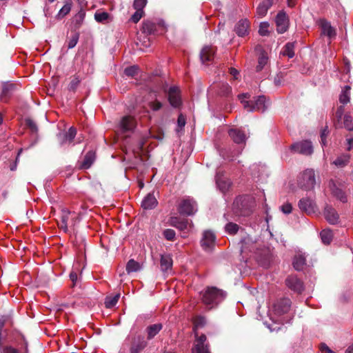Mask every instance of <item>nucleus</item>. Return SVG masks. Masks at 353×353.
Returning <instances> with one entry per match:
<instances>
[{"label": "nucleus", "instance_id": "nucleus-1", "mask_svg": "<svg viewBox=\"0 0 353 353\" xmlns=\"http://www.w3.org/2000/svg\"><path fill=\"white\" fill-rule=\"evenodd\" d=\"M241 252H252L257 262L263 267L268 268L272 261V254L270 249L262 246L259 242L253 241L248 236L241 241Z\"/></svg>", "mask_w": 353, "mask_h": 353}, {"label": "nucleus", "instance_id": "nucleus-2", "mask_svg": "<svg viewBox=\"0 0 353 353\" xmlns=\"http://www.w3.org/2000/svg\"><path fill=\"white\" fill-rule=\"evenodd\" d=\"M254 203V199L252 196H239L233 203L232 210L238 216H249L253 211Z\"/></svg>", "mask_w": 353, "mask_h": 353}, {"label": "nucleus", "instance_id": "nucleus-3", "mask_svg": "<svg viewBox=\"0 0 353 353\" xmlns=\"http://www.w3.org/2000/svg\"><path fill=\"white\" fill-rule=\"evenodd\" d=\"M201 296L202 302L210 310L221 303L225 298L226 294L215 287H208Z\"/></svg>", "mask_w": 353, "mask_h": 353}, {"label": "nucleus", "instance_id": "nucleus-4", "mask_svg": "<svg viewBox=\"0 0 353 353\" xmlns=\"http://www.w3.org/2000/svg\"><path fill=\"white\" fill-rule=\"evenodd\" d=\"M250 95L248 93H243L239 95V99L243 104L244 108L248 111L264 112L270 105L269 101L263 95L257 97L253 101H245V99H248Z\"/></svg>", "mask_w": 353, "mask_h": 353}, {"label": "nucleus", "instance_id": "nucleus-5", "mask_svg": "<svg viewBox=\"0 0 353 353\" xmlns=\"http://www.w3.org/2000/svg\"><path fill=\"white\" fill-rule=\"evenodd\" d=\"M316 185L315 172L313 169H306L300 174L298 179V185L303 190H313Z\"/></svg>", "mask_w": 353, "mask_h": 353}, {"label": "nucleus", "instance_id": "nucleus-6", "mask_svg": "<svg viewBox=\"0 0 353 353\" xmlns=\"http://www.w3.org/2000/svg\"><path fill=\"white\" fill-rule=\"evenodd\" d=\"M329 188L332 196L337 200L343 203L347 202V195L344 190L343 182L339 180L331 179L329 182Z\"/></svg>", "mask_w": 353, "mask_h": 353}, {"label": "nucleus", "instance_id": "nucleus-7", "mask_svg": "<svg viewBox=\"0 0 353 353\" xmlns=\"http://www.w3.org/2000/svg\"><path fill=\"white\" fill-rule=\"evenodd\" d=\"M137 125L136 120L131 116L123 117L118 124V132L123 134L126 132H132Z\"/></svg>", "mask_w": 353, "mask_h": 353}, {"label": "nucleus", "instance_id": "nucleus-8", "mask_svg": "<svg viewBox=\"0 0 353 353\" xmlns=\"http://www.w3.org/2000/svg\"><path fill=\"white\" fill-rule=\"evenodd\" d=\"M290 150L294 152L307 156L313 153V145L311 141L305 140L291 145Z\"/></svg>", "mask_w": 353, "mask_h": 353}, {"label": "nucleus", "instance_id": "nucleus-9", "mask_svg": "<svg viewBox=\"0 0 353 353\" xmlns=\"http://www.w3.org/2000/svg\"><path fill=\"white\" fill-rule=\"evenodd\" d=\"M215 240L216 236L212 231L205 230L200 241L201 246L204 251L210 252L215 246Z\"/></svg>", "mask_w": 353, "mask_h": 353}, {"label": "nucleus", "instance_id": "nucleus-10", "mask_svg": "<svg viewBox=\"0 0 353 353\" xmlns=\"http://www.w3.org/2000/svg\"><path fill=\"white\" fill-rule=\"evenodd\" d=\"M197 211L196 202L191 198L183 199L179 206V212L181 214L192 215Z\"/></svg>", "mask_w": 353, "mask_h": 353}, {"label": "nucleus", "instance_id": "nucleus-11", "mask_svg": "<svg viewBox=\"0 0 353 353\" xmlns=\"http://www.w3.org/2000/svg\"><path fill=\"white\" fill-rule=\"evenodd\" d=\"M291 307V301L289 299H282L278 300L272 307L274 314L280 317L281 316L287 314Z\"/></svg>", "mask_w": 353, "mask_h": 353}, {"label": "nucleus", "instance_id": "nucleus-12", "mask_svg": "<svg viewBox=\"0 0 353 353\" xmlns=\"http://www.w3.org/2000/svg\"><path fill=\"white\" fill-rule=\"evenodd\" d=\"M195 343L192 350V353H210L208 348V344L206 343V336L205 334H201L198 336L197 334L195 333Z\"/></svg>", "mask_w": 353, "mask_h": 353}, {"label": "nucleus", "instance_id": "nucleus-13", "mask_svg": "<svg viewBox=\"0 0 353 353\" xmlns=\"http://www.w3.org/2000/svg\"><path fill=\"white\" fill-rule=\"evenodd\" d=\"M285 285L291 290L301 294L304 290V285L302 281L296 275H290L285 279Z\"/></svg>", "mask_w": 353, "mask_h": 353}, {"label": "nucleus", "instance_id": "nucleus-14", "mask_svg": "<svg viewBox=\"0 0 353 353\" xmlns=\"http://www.w3.org/2000/svg\"><path fill=\"white\" fill-rule=\"evenodd\" d=\"M147 341L144 337L138 335L135 336L132 341L130 348V353H141L147 346Z\"/></svg>", "mask_w": 353, "mask_h": 353}, {"label": "nucleus", "instance_id": "nucleus-15", "mask_svg": "<svg viewBox=\"0 0 353 353\" xmlns=\"http://www.w3.org/2000/svg\"><path fill=\"white\" fill-rule=\"evenodd\" d=\"M299 207L301 210L305 212L307 214H315L317 208L313 200L308 198H303L299 202Z\"/></svg>", "mask_w": 353, "mask_h": 353}, {"label": "nucleus", "instance_id": "nucleus-16", "mask_svg": "<svg viewBox=\"0 0 353 353\" xmlns=\"http://www.w3.org/2000/svg\"><path fill=\"white\" fill-rule=\"evenodd\" d=\"M168 100L174 108H178L181 105V99L179 88L172 86L168 90Z\"/></svg>", "mask_w": 353, "mask_h": 353}, {"label": "nucleus", "instance_id": "nucleus-17", "mask_svg": "<svg viewBox=\"0 0 353 353\" xmlns=\"http://www.w3.org/2000/svg\"><path fill=\"white\" fill-rule=\"evenodd\" d=\"M276 24L279 33L285 32L288 27V19L284 12H279L276 17Z\"/></svg>", "mask_w": 353, "mask_h": 353}, {"label": "nucleus", "instance_id": "nucleus-18", "mask_svg": "<svg viewBox=\"0 0 353 353\" xmlns=\"http://www.w3.org/2000/svg\"><path fill=\"white\" fill-rule=\"evenodd\" d=\"M77 134V130L74 127H70L68 131L65 133H60L58 135V139L61 145H63L66 143H71Z\"/></svg>", "mask_w": 353, "mask_h": 353}, {"label": "nucleus", "instance_id": "nucleus-19", "mask_svg": "<svg viewBox=\"0 0 353 353\" xmlns=\"http://www.w3.org/2000/svg\"><path fill=\"white\" fill-rule=\"evenodd\" d=\"M324 216L327 221L330 224L334 225L339 222V214L332 206L327 205L325 208Z\"/></svg>", "mask_w": 353, "mask_h": 353}, {"label": "nucleus", "instance_id": "nucleus-20", "mask_svg": "<svg viewBox=\"0 0 353 353\" xmlns=\"http://www.w3.org/2000/svg\"><path fill=\"white\" fill-rule=\"evenodd\" d=\"M215 48L213 46H205L201 50L200 57L202 63H207L214 59L215 57Z\"/></svg>", "mask_w": 353, "mask_h": 353}, {"label": "nucleus", "instance_id": "nucleus-21", "mask_svg": "<svg viewBox=\"0 0 353 353\" xmlns=\"http://www.w3.org/2000/svg\"><path fill=\"white\" fill-rule=\"evenodd\" d=\"M319 26L321 28V34L332 39L336 36L335 29L332 27L330 23L325 19H322L319 22Z\"/></svg>", "mask_w": 353, "mask_h": 353}, {"label": "nucleus", "instance_id": "nucleus-22", "mask_svg": "<svg viewBox=\"0 0 353 353\" xmlns=\"http://www.w3.org/2000/svg\"><path fill=\"white\" fill-rule=\"evenodd\" d=\"M228 134L230 137L236 143H242L245 141L246 136L245 133L240 129L238 128H231L228 131Z\"/></svg>", "mask_w": 353, "mask_h": 353}, {"label": "nucleus", "instance_id": "nucleus-23", "mask_svg": "<svg viewBox=\"0 0 353 353\" xmlns=\"http://www.w3.org/2000/svg\"><path fill=\"white\" fill-rule=\"evenodd\" d=\"M158 202L153 194L149 193L143 199L141 206L145 210H151L155 208Z\"/></svg>", "mask_w": 353, "mask_h": 353}, {"label": "nucleus", "instance_id": "nucleus-24", "mask_svg": "<svg viewBox=\"0 0 353 353\" xmlns=\"http://www.w3.org/2000/svg\"><path fill=\"white\" fill-rule=\"evenodd\" d=\"M71 214L72 212L68 209L64 208L61 210V221L58 224L59 228L65 232H68V225Z\"/></svg>", "mask_w": 353, "mask_h": 353}, {"label": "nucleus", "instance_id": "nucleus-25", "mask_svg": "<svg viewBox=\"0 0 353 353\" xmlns=\"http://www.w3.org/2000/svg\"><path fill=\"white\" fill-rule=\"evenodd\" d=\"M160 266L163 272H168L172 267V259L169 254L161 255Z\"/></svg>", "mask_w": 353, "mask_h": 353}, {"label": "nucleus", "instance_id": "nucleus-26", "mask_svg": "<svg viewBox=\"0 0 353 353\" xmlns=\"http://www.w3.org/2000/svg\"><path fill=\"white\" fill-rule=\"evenodd\" d=\"M305 256L303 253L296 254L293 259V267L297 271L303 270L305 265Z\"/></svg>", "mask_w": 353, "mask_h": 353}, {"label": "nucleus", "instance_id": "nucleus-27", "mask_svg": "<svg viewBox=\"0 0 353 353\" xmlns=\"http://www.w3.org/2000/svg\"><path fill=\"white\" fill-rule=\"evenodd\" d=\"M23 341V345L21 347V350L19 351L18 349L11 346L6 345L3 348V353H28V344L23 336H21Z\"/></svg>", "mask_w": 353, "mask_h": 353}, {"label": "nucleus", "instance_id": "nucleus-28", "mask_svg": "<svg viewBox=\"0 0 353 353\" xmlns=\"http://www.w3.org/2000/svg\"><path fill=\"white\" fill-rule=\"evenodd\" d=\"M273 4V0H263L257 7L256 13L259 17H264L268 10L271 8Z\"/></svg>", "mask_w": 353, "mask_h": 353}, {"label": "nucleus", "instance_id": "nucleus-29", "mask_svg": "<svg viewBox=\"0 0 353 353\" xmlns=\"http://www.w3.org/2000/svg\"><path fill=\"white\" fill-rule=\"evenodd\" d=\"M161 323H155L148 326L145 329L148 340L152 339L162 329Z\"/></svg>", "mask_w": 353, "mask_h": 353}, {"label": "nucleus", "instance_id": "nucleus-30", "mask_svg": "<svg viewBox=\"0 0 353 353\" xmlns=\"http://www.w3.org/2000/svg\"><path fill=\"white\" fill-rule=\"evenodd\" d=\"M249 22L247 19L240 20L235 26V32L239 37L245 36L248 32Z\"/></svg>", "mask_w": 353, "mask_h": 353}, {"label": "nucleus", "instance_id": "nucleus-31", "mask_svg": "<svg viewBox=\"0 0 353 353\" xmlns=\"http://www.w3.org/2000/svg\"><path fill=\"white\" fill-rule=\"evenodd\" d=\"M268 61L269 57L268 53L263 50H261L260 51V54L258 58V64L256 68V71H261L264 68V67L268 63Z\"/></svg>", "mask_w": 353, "mask_h": 353}, {"label": "nucleus", "instance_id": "nucleus-32", "mask_svg": "<svg viewBox=\"0 0 353 353\" xmlns=\"http://www.w3.org/2000/svg\"><path fill=\"white\" fill-rule=\"evenodd\" d=\"M170 224L180 230H183L188 228V221L187 219H181L178 217H172Z\"/></svg>", "mask_w": 353, "mask_h": 353}, {"label": "nucleus", "instance_id": "nucleus-33", "mask_svg": "<svg viewBox=\"0 0 353 353\" xmlns=\"http://www.w3.org/2000/svg\"><path fill=\"white\" fill-rule=\"evenodd\" d=\"M322 242L325 245H329L333 239V232L330 229H324L320 233Z\"/></svg>", "mask_w": 353, "mask_h": 353}, {"label": "nucleus", "instance_id": "nucleus-34", "mask_svg": "<svg viewBox=\"0 0 353 353\" xmlns=\"http://www.w3.org/2000/svg\"><path fill=\"white\" fill-rule=\"evenodd\" d=\"M216 182L219 189L222 192H226L231 185V183L229 180L222 179L221 177H219L218 176H216Z\"/></svg>", "mask_w": 353, "mask_h": 353}, {"label": "nucleus", "instance_id": "nucleus-35", "mask_svg": "<svg viewBox=\"0 0 353 353\" xmlns=\"http://www.w3.org/2000/svg\"><path fill=\"white\" fill-rule=\"evenodd\" d=\"M350 155L348 154H343L341 156L338 157L336 160L333 162V163L339 168L345 167L350 161Z\"/></svg>", "mask_w": 353, "mask_h": 353}, {"label": "nucleus", "instance_id": "nucleus-36", "mask_svg": "<svg viewBox=\"0 0 353 353\" xmlns=\"http://www.w3.org/2000/svg\"><path fill=\"white\" fill-rule=\"evenodd\" d=\"M350 87L345 85L339 95V101L343 105H346L350 102Z\"/></svg>", "mask_w": 353, "mask_h": 353}, {"label": "nucleus", "instance_id": "nucleus-37", "mask_svg": "<svg viewBox=\"0 0 353 353\" xmlns=\"http://www.w3.org/2000/svg\"><path fill=\"white\" fill-rule=\"evenodd\" d=\"M95 155L92 151L88 152L82 163V167L85 169L89 168L94 161Z\"/></svg>", "mask_w": 353, "mask_h": 353}, {"label": "nucleus", "instance_id": "nucleus-38", "mask_svg": "<svg viewBox=\"0 0 353 353\" xmlns=\"http://www.w3.org/2000/svg\"><path fill=\"white\" fill-rule=\"evenodd\" d=\"M156 30V25L151 21H145L143 23V32L151 34H154Z\"/></svg>", "mask_w": 353, "mask_h": 353}, {"label": "nucleus", "instance_id": "nucleus-39", "mask_svg": "<svg viewBox=\"0 0 353 353\" xmlns=\"http://www.w3.org/2000/svg\"><path fill=\"white\" fill-rule=\"evenodd\" d=\"M120 297V294L118 293L113 296H108L105 300V305L107 308H112L117 303Z\"/></svg>", "mask_w": 353, "mask_h": 353}, {"label": "nucleus", "instance_id": "nucleus-40", "mask_svg": "<svg viewBox=\"0 0 353 353\" xmlns=\"http://www.w3.org/2000/svg\"><path fill=\"white\" fill-rule=\"evenodd\" d=\"M110 14L107 12H97L94 14V19L99 23H105L110 19Z\"/></svg>", "mask_w": 353, "mask_h": 353}, {"label": "nucleus", "instance_id": "nucleus-41", "mask_svg": "<svg viewBox=\"0 0 353 353\" xmlns=\"http://www.w3.org/2000/svg\"><path fill=\"white\" fill-rule=\"evenodd\" d=\"M282 54L288 58H292L294 56V44L292 43H288L285 44Z\"/></svg>", "mask_w": 353, "mask_h": 353}, {"label": "nucleus", "instance_id": "nucleus-42", "mask_svg": "<svg viewBox=\"0 0 353 353\" xmlns=\"http://www.w3.org/2000/svg\"><path fill=\"white\" fill-rule=\"evenodd\" d=\"M139 268L140 265L139 263H137L133 259H130L126 265V271L128 272V273L137 272L139 270Z\"/></svg>", "mask_w": 353, "mask_h": 353}, {"label": "nucleus", "instance_id": "nucleus-43", "mask_svg": "<svg viewBox=\"0 0 353 353\" xmlns=\"http://www.w3.org/2000/svg\"><path fill=\"white\" fill-rule=\"evenodd\" d=\"M14 84H6L3 86L2 92L1 94V99L4 100L10 94V92L14 90Z\"/></svg>", "mask_w": 353, "mask_h": 353}, {"label": "nucleus", "instance_id": "nucleus-44", "mask_svg": "<svg viewBox=\"0 0 353 353\" xmlns=\"http://www.w3.org/2000/svg\"><path fill=\"white\" fill-rule=\"evenodd\" d=\"M239 229V225L232 222H229L225 226V230L229 234H235L238 232Z\"/></svg>", "mask_w": 353, "mask_h": 353}, {"label": "nucleus", "instance_id": "nucleus-45", "mask_svg": "<svg viewBox=\"0 0 353 353\" xmlns=\"http://www.w3.org/2000/svg\"><path fill=\"white\" fill-rule=\"evenodd\" d=\"M343 127L348 131L353 130V119L349 114H345L343 117Z\"/></svg>", "mask_w": 353, "mask_h": 353}, {"label": "nucleus", "instance_id": "nucleus-46", "mask_svg": "<svg viewBox=\"0 0 353 353\" xmlns=\"http://www.w3.org/2000/svg\"><path fill=\"white\" fill-rule=\"evenodd\" d=\"M232 92V88L228 83H222L220 85L219 94L223 96L229 95Z\"/></svg>", "mask_w": 353, "mask_h": 353}, {"label": "nucleus", "instance_id": "nucleus-47", "mask_svg": "<svg viewBox=\"0 0 353 353\" xmlns=\"http://www.w3.org/2000/svg\"><path fill=\"white\" fill-rule=\"evenodd\" d=\"M138 70H139V68L136 65H132V66H130V67H128L126 68L125 70H124V74L128 76V77H134L135 76L137 72H138Z\"/></svg>", "mask_w": 353, "mask_h": 353}, {"label": "nucleus", "instance_id": "nucleus-48", "mask_svg": "<svg viewBox=\"0 0 353 353\" xmlns=\"http://www.w3.org/2000/svg\"><path fill=\"white\" fill-rule=\"evenodd\" d=\"M269 23L268 22H261L259 26V33L261 36H266L269 33Z\"/></svg>", "mask_w": 353, "mask_h": 353}, {"label": "nucleus", "instance_id": "nucleus-49", "mask_svg": "<svg viewBox=\"0 0 353 353\" xmlns=\"http://www.w3.org/2000/svg\"><path fill=\"white\" fill-rule=\"evenodd\" d=\"M164 238L168 241H174L176 233L172 229H166L163 232Z\"/></svg>", "mask_w": 353, "mask_h": 353}, {"label": "nucleus", "instance_id": "nucleus-50", "mask_svg": "<svg viewBox=\"0 0 353 353\" xmlns=\"http://www.w3.org/2000/svg\"><path fill=\"white\" fill-rule=\"evenodd\" d=\"M70 10H71V3H65L61 8V9L59 10L57 16L59 17H63L65 16L67 14H68L70 12Z\"/></svg>", "mask_w": 353, "mask_h": 353}, {"label": "nucleus", "instance_id": "nucleus-51", "mask_svg": "<svg viewBox=\"0 0 353 353\" xmlns=\"http://www.w3.org/2000/svg\"><path fill=\"white\" fill-rule=\"evenodd\" d=\"M205 324V319L202 316H197L194 319V325L195 328L201 327Z\"/></svg>", "mask_w": 353, "mask_h": 353}, {"label": "nucleus", "instance_id": "nucleus-52", "mask_svg": "<svg viewBox=\"0 0 353 353\" xmlns=\"http://www.w3.org/2000/svg\"><path fill=\"white\" fill-rule=\"evenodd\" d=\"M146 3L147 0H134L133 7L136 10H143Z\"/></svg>", "mask_w": 353, "mask_h": 353}, {"label": "nucleus", "instance_id": "nucleus-53", "mask_svg": "<svg viewBox=\"0 0 353 353\" xmlns=\"http://www.w3.org/2000/svg\"><path fill=\"white\" fill-rule=\"evenodd\" d=\"M148 106L153 111H158L159 110H160L162 108V103L158 100H154V101H150L148 103Z\"/></svg>", "mask_w": 353, "mask_h": 353}, {"label": "nucleus", "instance_id": "nucleus-54", "mask_svg": "<svg viewBox=\"0 0 353 353\" xmlns=\"http://www.w3.org/2000/svg\"><path fill=\"white\" fill-rule=\"evenodd\" d=\"M329 134V130L327 127H325L323 130H322L321 132V143L323 146L326 145V138Z\"/></svg>", "mask_w": 353, "mask_h": 353}, {"label": "nucleus", "instance_id": "nucleus-55", "mask_svg": "<svg viewBox=\"0 0 353 353\" xmlns=\"http://www.w3.org/2000/svg\"><path fill=\"white\" fill-rule=\"evenodd\" d=\"M143 10H136V12L131 17V20L134 23H137L143 17Z\"/></svg>", "mask_w": 353, "mask_h": 353}, {"label": "nucleus", "instance_id": "nucleus-56", "mask_svg": "<svg viewBox=\"0 0 353 353\" xmlns=\"http://www.w3.org/2000/svg\"><path fill=\"white\" fill-rule=\"evenodd\" d=\"M281 212L285 214L291 213L292 207L290 203H286L280 207Z\"/></svg>", "mask_w": 353, "mask_h": 353}, {"label": "nucleus", "instance_id": "nucleus-57", "mask_svg": "<svg viewBox=\"0 0 353 353\" xmlns=\"http://www.w3.org/2000/svg\"><path fill=\"white\" fill-rule=\"evenodd\" d=\"M78 40H79V34H74L71 37V39H70V41L68 42V48L70 49V48H74L77 45Z\"/></svg>", "mask_w": 353, "mask_h": 353}, {"label": "nucleus", "instance_id": "nucleus-58", "mask_svg": "<svg viewBox=\"0 0 353 353\" xmlns=\"http://www.w3.org/2000/svg\"><path fill=\"white\" fill-rule=\"evenodd\" d=\"M283 80V75L282 73L277 74L274 78V83L276 86H279L282 84Z\"/></svg>", "mask_w": 353, "mask_h": 353}, {"label": "nucleus", "instance_id": "nucleus-59", "mask_svg": "<svg viewBox=\"0 0 353 353\" xmlns=\"http://www.w3.org/2000/svg\"><path fill=\"white\" fill-rule=\"evenodd\" d=\"M79 82H80V81L77 77L72 79V81H70V85H69L70 90L74 91L76 90V88H77Z\"/></svg>", "mask_w": 353, "mask_h": 353}, {"label": "nucleus", "instance_id": "nucleus-60", "mask_svg": "<svg viewBox=\"0 0 353 353\" xmlns=\"http://www.w3.org/2000/svg\"><path fill=\"white\" fill-rule=\"evenodd\" d=\"M320 351L321 353H336L332 351L326 344L321 343L320 345Z\"/></svg>", "mask_w": 353, "mask_h": 353}, {"label": "nucleus", "instance_id": "nucleus-61", "mask_svg": "<svg viewBox=\"0 0 353 353\" xmlns=\"http://www.w3.org/2000/svg\"><path fill=\"white\" fill-rule=\"evenodd\" d=\"M185 118L183 115L180 114L177 119L178 127L180 128H183L185 125Z\"/></svg>", "mask_w": 353, "mask_h": 353}, {"label": "nucleus", "instance_id": "nucleus-62", "mask_svg": "<svg viewBox=\"0 0 353 353\" xmlns=\"http://www.w3.org/2000/svg\"><path fill=\"white\" fill-rule=\"evenodd\" d=\"M26 123L28 125V126L33 131V132H37V126L36 125V123H34V121H33L31 119H28L26 121Z\"/></svg>", "mask_w": 353, "mask_h": 353}, {"label": "nucleus", "instance_id": "nucleus-63", "mask_svg": "<svg viewBox=\"0 0 353 353\" xmlns=\"http://www.w3.org/2000/svg\"><path fill=\"white\" fill-rule=\"evenodd\" d=\"M268 327L271 332H273V331L278 332L281 329V327L279 326V324H277L274 321L273 322L272 325H268Z\"/></svg>", "mask_w": 353, "mask_h": 353}, {"label": "nucleus", "instance_id": "nucleus-64", "mask_svg": "<svg viewBox=\"0 0 353 353\" xmlns=\"http://www.w3.org/2000/svg\"><path fill=\"white\" fill-rule=\"evenodd\" d=\"M70 279L71 280V281L73 283V285H74L76 284V282L77 281V272H71L70 274Z\"/></svg>", "mask_w": 353, "mask_h": 353}]
</instances>
